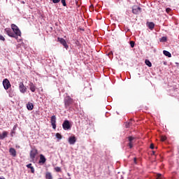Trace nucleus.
I'll return each mask as SVG.
<instances>
[{
	"instance_id": "nucleus-22",
	"label": "nucleus",
	"mask_w": 179,
	"mask_h": 179,
	"mask_svg": "<svg viewBox=\"0 0 179 179\" xmlns=\"http://www.w3.org/2000/svg\"><path fill=\"white\" fill-rule=\"evenodd\" d=\"M131 125H132V120H130L129 122H127L126 123V128H129V127H131Z\"/></svg>"
},
{
	"instance_id": "nucleus-39",
	"label": "nucleus",
	"mask_w": 179,
	"mask_h": 179,
	"mask_svg": "<svg viewBox=\"0 0 179 179\" xmlns=\"http://www.w3.org/2000/svg\"><path fill=\"white\" fill-rule=\"evenodd\" d=\"M20 41H18V43H20Z\"/></svg>"
},
{
	"instance_id": "nucleus-31",
	"label": "nucleus",
	"mask_w": 179,
	"mask_h": 179,
	"mask_svg": "<svg viewBox=\"0 0 179 179\" xmlns=\"http://www.w3.org/2000/svg\"><path fill=\"white\" fill-rule=\"evenodd\" d=\"M129 146L130 149H132V148L134 146V144H132V142L129 143Z\"/></svg>"
},
{
	"instance_id": "nucleus-25",
	"label": "nucleus",
	"mask_w": 179,
	"mask_h": 179,
	"mask_svg": "<svg viewBox=\"0 0 179 179\" xmlns=\"http://www.w3.org/2000/svg\"><path fill=\"white\" fill-rule=\"evenodd\" d=\"M55 171H57V173H61V167L57 166L55 168Z\"/></svg>"
},
{
	"instance_id": "nucleus-11",
	"label": "nucleus",
	"mask_w": 179,
	"mask_h": 179,
	"mask_svg": "<svg viewBox=\"0 0 179 179\" xmlns=\"http://www.w3.org/2000/svg\"><path fill=\"white\" fill-rule=\"evenodd\" d=\"M39 157H40L38 161L39 164H44L45 162H47V159L43 154H41L39 155Z\"/></svg>"
},
{
	"instance_id": "nucleus-8",
	"label": "nucleus",
	"mask_w": 179,
	"mask_h": 179,
	"mask_svg": "<svg viewBox=\"0 0 179 179\" xmlns=\"http://www.w3.org/2000/svg\"><path fill=\"white\" fill-rule=\"evenodd\" d=\"M3 85L5 90H8V89H9V87H10V86H12L10 85V82H9V80H8V78H5L3 80Z\"/></svg>"
},
{
	"instance_id": "nucleus-20",
	"label": "nucleus",
	"mask_w": 179,
	"mask_h": 179,
	"mask_svg": "<svg viewBox=\"0 0 179 179\" xmlns=\"http://www.w3.org/2000/svg\"><path fill=\"white\" fill-rule=\"evenodd\" d=\"M148 27L150 30H153L155 29V23L153 22H148Z\"/></svg>"
},
{
	"instance_id": "nucleus-21",
	"label": "nucleus",
	"mask_w": 179,
	"mask_h": 179,
	"mask_svg": "<svg viewBox=\"0 0 179 179\" xmlns=\"http://www.w3.org/2000/svg\"><path fill=\"white\" fill-rule=\"evenodd\" d=\"M145 63L147 65V66H149V68L152 66V62H150L149 59H145Z\"/></svg>"
},
{
	"instance_id": "nucleus-10",
	"label": "nucleus",
	"mask_w": 179,
	"mask_h": 179,
	"mask_svg": "<svg viewBox=\"0 0 179 179\" xmlns=\"http://www.w3.org/2000/svg\"><path fill=\"white\" fill-rule=\"evenodd\" d=\"M19 89L21 93L24 94L26 93V92H27V88L24 86V84H23V83H19Z\"/></svg>"
},
{
	"instance_id": "nucleus-33",
	"label": "nucleus",
	"mask_w": 179,
	"mask_h": 179,
	"mask_svg": "<svg viewBox=\"0 0 179 179\" xmlns=\"http://www.w3.org/2000/svg\"><path fill=\"white\" fill-rule=\"evenodd\" d=\"M166 12L167 13H169V12H171V8H167L166 9Z\"/></svg>"
},
{
	"instance_id": "nucleus-5",
	"label": "nucleus",
	"mask_w": 179,
	"mask_h": 179,
	"mask_svg": "<svg viewBox=\"0 0 179 179\" xmlns=\"http://www.w3.org/2000/svg\"><path fill=\"white\" fill-rule=\"evenodd\" d=\"M62 127H63V129H64L65 131H68L71 129L72 126L71 125L69 120H64L62 124Z\"/></svg>"
},
{
	"instance_id": "nucleus-6",
	"label": "nucleus",
	"mask_w": 179,
	"mask_h": 179,
	"mask_svg": "<svg viewBox=\"0 0 179 179\" xmlns=\"http://www.w3.org/2000/svg\"><path fill=\"white\" fill-rule=\"evenodd\" d=\"M141 12H142V8L141 7L138 6H134L132 7V13H134V15H139Z\"/></svg>"
},
{
	"instance_id": "nucleus-34",
	"label": "nucleus",
	"mask_w": 179,
	"mask_h": 179,
	"mask_svg": "<svg viewBox=\"0 0 179 179\" xmlns=\"http://www.w3.org/2000/svg\"><path fill=\"white\" fill-rule=\"evenodd\" d=\"M162 41H167V38L165 37V36H163V37L162 38Z\"/></svg>"
},
{
	"instance_id": "nucleus-17",
	"label": "nucleus",
	"mask_w": 179,
	"mask_h": 179,
	"mask_svg": "<svg viewBox=\"0 0 179 179\" xmlns=\"http://www.w3.org/2000/svg\"><path fill=\"white\" fill-rule=\"evenodd\" d=\"M27 108L29 111H31V110H33V108H34V105H33L31 103H28L27 104Z\"/></svg>"
},
{
	"instance_id": "nucleus-2",
	"label": "nucleus",
	"mask_w": 179,
	"mask_h": 179,
	"mask_svg": "<svg viewBox=\"0 0 179 179\" xmlns=\"http://www.w3.org/2000/svg\"><path fill=\"white\" fill-rule=\"evenodd\" d=\"M11 29L16 37H20L22 36V31H20V29H19V27L16 24H12Z\"/></svg>"
},
{
	"instance_id": "nucleus-40",
	"label": "nucleus",
	"mask_w": 179,
	"mask_h": 179,
	"mask_svg": "<svg viewBox=\"0 0 179 179\" xmlns=\"http://www.w3.org/2000/svg\"><path fill=\"white\" fill-rule=\"evenodd\" d=\"M59 179H62V178H59Z\"/></svg>"
},
{
	"instance_id": "nucleus-15",
	"label": "nucleus",
	"mask_w": 179,
	"mask_h": 179,
	"mask_svg": "<svg viewBox=\"0 0 179 179\" xmlns=\"http://www.w3.org/2000/svg\"><path fill=\"white\" fill-rule=\"evenodd\" d=\"M8 131H4L1 134H0V139L3 140L5 138H8Z\"/></svg>"
},
{
	"instance_id": "nucleus-14",
	"label": "nucleus",
	"mask_w": 179,
	"mask_h": 179,
	"mask_svg": "<svg viewBox=\"0 0 179 179\" xmlns=\"http://www.w3.org/2000/svg\"><path fill=\"white\" fill-rule=\"evenodd\" d=\"M9 153L13 156V157H16V150H15V148H10Z\"/></svg>"
},
{
	"instance_id": "nucleus-23",
	"label": "nucleus",
	"mask_w": 179,
	"mask_h": 179,
	"mask_svg": "<svg viewBox=\"0 0 179 179\" xmlns=\"http://www.w3.org/2000/svg\"><path fill=\"white\" fill-rule=\"evenodd\" d=\"M155 179H163V175L162 173H157Z\"/></svg>"
},
{
	"instance_id": "nucleus-13",
	"label": "nucleus",
	"mask_w": 179,
	"mask_h": 179,
	"mask_svg": "<svg viewBox=\"0 0 179 179\" xmlns=\"http://www.w3.org/2000/svg\"><path fill=\"white\" fill-rule=\"evenodd\" d=\"M29 86L31 92H32V93H34V92H36V85H34V83H30Z\"/></svg>"
},
{
	"instance_id": "nucleus-1",
	"label": "nucleus",
	"mask_w": 179,
	"mask_h": 179,
	"mask_svg": "<svg viewBox=\"0 0 179 179\" xmlns=\"http://www.w3.org/2000/svg\"><path fill=\"white\" fill-rule=\"evenodd\" d=\"M37 155H38V150L36 148H32L29 152V156L33 163H36V162H37Z\"/></svg>"
},
{
	"instance_id": "nucleus-26",
	"label": "nucleus",
	"mask_w": 179,
	"mask_h": 179,
	"mask_svg": "<svg viewBox=\"0 0 179 179\" xmlns=\"http://www.w3.org/2000/svg\"><path fill=\"white\" fill-rule=\"evenodd\" d=\"M130 45L131 48H134L135 47V42L134 41H130Z\"/></svg>"
},
{
	"instance_id": "nucleus-32",
	"label": "nucleus",
	"mask_w": 179,
	"mask_h": 179,
	"mask_svg": "<svg viewBox=\"0 0 179 179\" xmlns=\"http://www.w3.org/2000/svg\"><path fill=\"white\" fill-rule=\"evenodd\" d=\"M61 0H52L53 3H59Z\"/></svg>"
},
{
	"instance_id": "nucleus-28",
	"label": "nucleus",
	"mask_w": 179,
	"mask_h": 179,
	"mask_svg": "<svg viewBox=\"0 0 179 179\" xmlns=\"http://www.w3.org/2000/svg\"><path fill=\"white\" fill-rule=\"evenodd\" d=\"M61 2L63 6H66V0H61Z\"/></svg>"
},
{
	"instance_id": "nucleus-4",
	"label": "nucleus",
	"mask_w": 179,
	"mask_h": 179,
	"mask_svg": "<svg viewBox=\"0 0 179 179\" xmlns=\"http://www.w3.org/2000/svg\"><path fill=\"white\" fill-rule=\"evenodd\" d=\"M4 31L6 33V34L9 37H13V38L17 39V37L16 36V35L15 34V33L13 32V31H12V29L10 28H6L4 29Z\"/></svg>"
},
{
	"instance_id": "nucleus-37",
	"label": "nucleus",
	"mask_w": 179,
	"mask_h": 179,
	"mask_svg": "<svg viewBox=\"0 0 179 179\" xmlns=\"http://www.w3.org/2000/svg\"><path fill=\"white\" fill-rule=\"evenodd\" d=\"M152 155H155V151H152Z\"/></svg>"
},
{
	"instance_id": "nucleus-3",
	"label": "nucleus",
	"mask_w": 179,
	"mask_h": 179,
	"mask_svg": "<svg viewBox=\"0 0 179 179\" xmlns=\"http://www.w3.org/2000/svg\"><path fill=\"white\" fill-rule=\"evenodd\" d=\"M71 104H73V99L69 96H66L64 99L65 108H68V107H69V106H71Z\"/></svg>"
},
{
	"instance_id": "nucleus-16",
	"label": "nucleus",
	"mask_w": 179,
	"mask_h": 179,
	"mask_svg": "<svg viewBox=\"0 0 179 179\" xmlns=\"http://www.w3.org/2000/svg\"><path fill=\"white\" fill-rule=\"evenodd\" d=\"M27 169H30L31 173H32V174H34L36 171H35L34 167L32 166L31 164H27Z\"/></svg>"
},
{
	"instance_id": "nucleus-18",
	"label": "nucleus",
	"mask_w": 179,
	"mask_h": 179,
	"mask_svg": "<svg viewBox=\"0 0 179 179\" xmlns=\"http://www.w3.org/2000/svg\"><path fill=\"white\" fill-rule=\"evenodd\" d=\"M163 54L164 55H165L166 57H168V58H171V53H170V52L167 51V50H164L163 51Z\"/></svg>"
},
{
	"instance_id": "nucleus-19",
	"label": "nucleus",
	"mask_w": 179,
	"mask_h": 179,
	"mask_svg": "<svg viewBox=\"0 0 179 179\" xmlns=\"http://www.w3.org/2000/svg\"><path fill=\"white\" fill-rule=\"evenodd\" d=\"M45 177L46 179H52V175L51 174V172H46Z\"/></svg>"
},
{
	"instance_id": "nucleus-38",
	"label": "nucleus",
	"mask_w": 179,
	"mask_h": 179,
	"mask_svg": "<svg viewBox=\"0 0 179 179\" xmlns=\"http://www.w3.org/2000/svg\"><path fill=\"white\" fill-rule=\"evenodd\" d=\"M67 174H68V176H69V173H68Z\"/></svg>"
},
{
	"instance_id": "nucleus-36",
	"label": "nucleus",
	"mask_w": 179,
	"mask_h": 179,
	"mask_svg": "<svg viewBox=\"0 0 179 179\" xmlns=\"http://www.w3.org/2000/svg\"><path fill=\"white\" fill-rule=\"evenodd\" d=\"M134 162L135 164H137L138 162H136V157H134Z\"/></svg>"
},
{
	"instance_id": "nucleus-7",
	"label": "nucleus",
	"mask_w": 179,
	"mask_h": 179,
	"mask_svg": "<svg viewBox=\"0 0 179 179\" xmlns=\"http://www.w3.org/2000/svg\"><path fill=\"white\" fill-rule=\"evenodd\" d=\"M57 41H59L60 44L63 45V46L64 47V48H66V50H68V48H69L68 43H66V41H65V39H64L63 38L58 37Z\"/></svg>"
},
{
	"instance_id": "nucleus-41",
	"label": "nucleus",
	"mask_w": 179,
	"mask_h": 179,
	"mask_svg": "<svg viewBox=\"0 0 179 179\" xmlns=\"http://www.w3.org/2000/svg\"><path fill=\"white\" fill-rule=\"evenodd\" d=\"M0 146H1V142H0Z\"/></svg>"
},
{
	"instance_id": "nucleus-9",
	"label": "nucleus",
	"mask_w": 179,
	"mask_h": 179,
	"mask_svg": "<svg viewBox=\"0 0 179 179\" xmlns=\"http://www.w3.org/2000/svg\"><path fill=\"white\" fill-rule=\"evenodd\" d=\"M50 122L53 129H57V117L55 115L51 117Z\"/></svg>"
},
{
	"instance_id": "nucleus-29",
	"label": "nucleus",
	"mask_w": 179,
	"mask_h": 179,
	"mask_svg": "<svg viewBox=\"0 0 179 179\" xmlns=\"http://www.w3.org/2000/svg\"><path fill=\"white\" fill-rule=\"evenodd\" d=\"M128 139H129V142H132V141H134V139H135V138L132 137V136H129Z\"/></svg>"
},
{
	"instance_id": "nucleus-35",
	"label": "nucleus",
	"mask_w": 179,
	"mask_h": 179,
	"mask_svg": "<svg viewBox=\"0 0 179 179\" xmlns=\"http://www.w3.org/2000/svg\"><path fill=\"white\" fill-rule=\"evenodd\" d=\"M150 149H155V145L152 143L150 146Z\"/></svg>"
},
{
	"instance_id": "nucleus-27",
	"label": "nucleus",
	"mask_w": 179,
	"mask_h": 179,
	"mask_svg": "<svg viewBox=\"0 0 179 179\" xmlns=\"http://www.w3.org/2000/svg\"><path fill=\"white\" fill-rule=\"evenodd\" d=\"M166 139H167V137H166L165 136H161L162 142H164V141H166Z\"/></svg>"
},
{
	"instance_id": "nucleus-12",
	"label": "nucleus",
	"mask_w": 179,
	"mask_h": 179,
	"mask_svg": "<svg viewBox=\"0 0 179 179\" xmlns=\"http://www.w3.org/2000/svg\"><path fill=\"white\" fill-rule=\"evenodd\" d=\"M76 143V137L73 136L69 138V143L70 145H75Z\"/></svg>"
},
{
	"instance_id": "nucleus-30",
	"label": "nucleus",
	"mask_w": 179,
	"mask_h": 179,
	"mask_svg": "<svg viewBox=\"0 0 179 179\" xmlns=\"http://www.w3.org/2000/svg\"><path fill=\"white\" fill-rule=\"evenodd\" d=\"M0 40H1V41H5V37L0 34Z\"/></svg>"
},
{
	"instance_id": "nucleus-24",
	"label": "nucleus",
	"mask_w": 179,
	"mask_h": 179,
	"mask_svg": "<svg viewBox=\"0 0 179 179\" xmlns=\"http://www.w3.org/2000/svg\"><path fill=\"white\" fill-rule=\"evenodd\" d=\"M56 138H57V139H62V136L61 135V134L57 133Z\"/></svg>"
}]
</instances>
